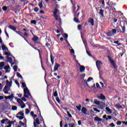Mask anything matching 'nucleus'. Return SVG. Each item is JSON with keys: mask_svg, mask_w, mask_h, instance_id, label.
<instances>
[{"mask_svg": "<svg viewBox=\"0 0 127 127\" xmlns=\"http://www.w3.org/2000/svg\"><path fill=\"white\" fill-rule=\"evenodd\" d=\"M29 97L32 98V96H31V94L28 88H26V89H24V97H22V100L24 101V102H26L27 100L25 98H29Z\"/></svg>", "mask_w": 127, "mask_h": 127, "instance_id": "nucleus-1", "label": "nucleus"}, {"mask_svg": "<svg viewBox=\"0 0 127 127\" xmlns=\"http://www.w3.org/2000/svg\"><path fill=\"white\" fill-rule=\"evenodd\" d=\"M59 11V9L57 8L56 7L54 8V11L53 12L54 16L55 17L56 20H58V15H57V13Z\"/></svg>", "mask_w": 127, "mask_h": 127, "instance_id": "nucleus-2", "label": "nucleus"}, {"mask_svg": "<svg viewBox=\"0 0 127 127\" xmlns=\"http://www.w3.org/2000/svg\"><path fill=\"white\" fill-rule=\"evenodd\" d=\"M96 65L98 70H100L101 68H102L101 65H103V63L100 61H96Z\"/></svg>", "mask_w": 127, "mask_h": 127, "instance_id": "nucleus-3", "label": "nucleus"}, {"mask_svg": "<svg viewBox=\"0 0 127 127\" xmlns=\"http://www.w3.org/2000/svg\"><path fill=\"white\" fill-rule=\"evenodd\" d=\"M108 58L110 62L111 63L112 66H113V67L114 68V69H116V64H115V62L114 61V60L112 59V58L110 56H108Z\"/></svg>", "mask_w": 127, "mask_h": 127, "instance_id": "nucleus-4", "label": "nucleus"}, {"mask_svg": "<svg viewBox=\"0 0 127 127\" xmlns=\"http://www.w3.org/2000/svg\"><path fill=\"white\" fill-rule=\"evenodd\" d=\"M16 33H17V34H18L19 35H20V36L21 37H22V38H23L24 39V40H25V41H26V42H28V41H27L26 40V38H25V37H24L23 33H22V32L20 31H16Z\"/></svg>", "mask_w": 127, "mask_h": 127, "instance_id": "nucleus-5", "label": "nucleus"}, {"mask_svg": "<svg viewBox=\"0 0 127 127\" xmlns=\"http://www.w3.org/2000/svg\"><path fill=\"white\" fill-rule=\"evenodd\" d=\"M37 125H40V121H39V119L38 118H36V122L35 121L34 122V127H37Z\"/></svg>", "mask_w": 127, "mask_h": 127, "instance_id": "nucleus-6", "label": "nucleus"}, {"mask_svg": "<svg viewBox=\"0 0 127 127\" xmlns=\"http://www.w3.org/2000/svg\"><path fill=\"white\" fill-rule=\"evenodd\" d=\"M39 39V38L36 36H34L32 38V40L34 41V42H35V43H36V44H38Z\"/></svg>", "mask_w": 127, "mask_h": 127, "instance_id": "nucleus-7", "label": "nucleus"}, {"mask_svg": "<svg viewBox=\"0 0 127 127\" xmlns=\"http://www.w3.org/2000/svg\"><path fill=\"white\" fill-rule=\"evenodd\" d=\"M88 22L89 23H91L92 26H94L95 25V23L94 22V19H93V18H89L88 19Z\"/></svg>", "mask_w": 127, "mask_h": 127, "instance_id": "nucleus-8", "label": "nucleus"}, {"mask_svg": "<svg viewBox=\"0 0 127 127\" xmlns=\"http://www.w3.org/2000/svg\"><path fill=\"white\" fill-rule=\"evenodd\" d=\"M60 66H61V65L59 64H55L54 71L55 72V71L58 70V68H59Z\"/></svg>", "mask_w": 127, "mask_h": 127, "instance_id": "nucleus-9", "label": "nucleus"}, {"mask_svg": "<svg viewBox=\"0 0 127 127\" xmlns=\"http://www.w3.org/2000/svg\"><path fill=\"white\" fill-rule=\"evenodd\" d=\"M78 64L80 66V67H79L80 72H84L85 71V69H86L85 66L83 65H81V64Z\"/></svg>", "mask_w": 127, "mask_h": 127, "instance_id": "nucleus-10", "label": "nucleus"}, {"mask_svg": "<svg viewBox=\"0 0 127 127\" xmlns=\"http://www.w3.org/2000/svg\"><path fill=\"white\" fill-rule=\"evenodd\" d=\"M5 94H8V86L5 85L3 89Z\"/></svg>", "mask_w": 127, "mask_h": 127, "instance_id": "nucleus-11", "label": "nucleus"}, {"mask_svg": "<svg viewBox=\"0 0 127 127\" xmlns=\"http://www.w3.org/2000/svg\"><path fill=\"white\" fill-rule=\"evenodd\" d=\"M8 28L11 29V30H13V31H15L16 32V27H14L13 25H10L8 26Z\"/></svg>", "mask_w": 127, "mask_h": 127, "instance_id": "nucleus-12", "label": "nucleus"}, {"mask_svg": "<svg viewBox=\"0 0 127 127\" xmlns=\"http://www.w3.org/2000/svg\"><path fill=\"white\" fill-rule=\"evenodd\" d=\"M6 86H9V87H11V85H12V81H8V80H7L6 81Z\"/></svg>", "mask_w": 127, "mask_h": 127, "instance_id": "nucleus-13", "label": "nucleus"}, {"mask_svg": "<svg viewBox=\"0 0 127 127\" xmlns=\"http://www.w3.org/2000/svg\"><path fill=\"white\" fill-rule=\"evenodd\" d=\"M99 14L102 16V17H105V15L104 14V10L102 9H100Z\"/></svg>", "mask_w": 127, "mask_h": 127, "instance_id": "nucleus-14", "label": "nucleus"}, {"mask_svg": "<svg viewBox=\"0 0 127 127\" xmlns=\"http://www.w3.org/2000/svg\"><path fill=\"white\" fill-rule=\"evenodd\" d=\"M50 57H51V61L52 62V65L54 64V57H53V55H52V53H51L50 54Z\"/></svg>", "mask_w": 127, "mask_h": 127, "instance_id": "nucleus-15", "label": "nucleus"}, {"mask_svg": "<svg viewBox=\"0 0 127 127\" xmlns=\"http://www.w3.org/2000/svg\"><path fill=\"white\" fill-rule=\"evenodd\" d=\"M4 70H5L6 73H9V70H8V69H9V65H8L7 66H5L4 67Z\"/></svg>", "mask_w": 127, "mask_h": 127, "instance_id": "nucleus-16", "label": "nucleus"}, {"mask_svg": "<svg viewBox=\"0 0 127 127\" xmlns=\"http://www.w3.org/2000/svg\"><path fill=\"white\" fill-rule=\"evenodd\" d=\"M12 98H13V94L12 93L9 96L4 97V98L6 100H7L8 99H12Z\"/></svg>", "mask_w": 127, "mask_h": 127, "instance_id": "nucleus-17", "label": "nucleus"}, {"mask_svg": "<svg viewBox=\"0 0 127 127\" xmlns=\"http://www.w3.org/2000/svg\"><path fill=\"white\" fill-rule=\"evenodd\" d=\"M81 112L82 114H84V115H86L87 114V109L85 107H82L81 109Z\"/></svg>", "mask_w": 127, "mask_h": 127, "instance_id": "nucleus-18", "label": "nucleus"}, {"mask_svg": "<svg viewBox=\"0 0 127 127\" xmlns=\"http://www.w3.org/2000/svg\"><path fill=\"white\" fill-rule=\"evenodd\" d=\"M122 29V32L123 33H125L126 32V25H125V23L124 24V26L121 25Z\"/></svg>", "mask_w": 127, "mask_h": 127, "instance_id": "nucleus-19", "label": "nucleus"}, {"mask_svg": "<svg viewBox=\"0 0 127 127\" xmlns=\"http://www.w3.org/2000/svg\"><path fill=\"white\" fill-rule=\"evenodd\" d=\"M100 2L102 3V5L100 7V8H103L104 7H105V0H101L100 1Z\"/></svg>", "mask_w": 127, "mask_h": 127, "instance_id": "nucleus-20", "label": "nucleus"}, {"mask_svg": "<svg viewBox=\"0 0 127 127\" xmlns=\"http://www.w3.org/2000/svg\"><path fill=\"white\" fill-rule=\"evenodd\" d=\"M16 116H21L22 117H24V113L22 111H20L17 113Z\"/></svg>", "mask_w": 127, "mask_h": 127, "instance_id": "nucleus-21", "label": "nucleus"}, {"mask_svg": "<svg viewBox=\"0 0 127 127\" xmlns=\"http://www.w3.org/2000/svg\"><path fill=\"white\" fill-rule=\"evenodd\" d=\"M94 121H96V122H102V119L99 118L98 117L94 118Z\"/></svg>", "mask_w": 127, "mask_h": 127, "instance_id": "nucleus-22", "label": "nucleus"}, {"mask_svg": "<svg viewBox=\"0 0 127 127\" xmlns=\"http://www.w3.org/2000/svg\"><path fill=\"white\" fill-rule=\"evenodd\" d=\"M94 104L95 105H97V106H99V105H100L101 102H100V101H97V100L94 99Z\"/></svg>", "mask_w": 127, "mask_h": 127, "instance_id": "nucleus-23", "label": "nucleus"}, {"mask_svg": "<svg viewBox=\"0 0 127 127\" xmlns=\"http://www.w3.org/2000/svg\"><path fill=\"white\" fill-rule=\"evenodd\" d=\"M72 4V9L73 11H75L76 10V4L74 3L73 2L71 3Z\"/></svg>", "mask_w": 127, "mask_h": 127, "instance_id": "nucleus-24", "label": "nucleus"}, {"mask_svg": "<svg viewBox=\"0 0 127 127\" xmlns=\"http://www.w3.org/2000/svg\"><path fill=\"white\" fill-rule=\"evenodd\" d=\"M100 99H101V100H106V96H105V95H104V94H100Z\"/></svg>", "mask_w": 127, "mask_h": 127, "instance_id": "nucleus-25", "label": "nucleus"}, {"mask_svg": "<svg viewBox=\"0 0 127 127\" xmlns=\"http://www.w3.org/2000/svg\"><path fill=\"white\" fill-rule=\"evenodd\" d=\"M17 102L18 104H22V103H23V101L20 98H18L17 99Z\"/></svg>", "mask_w": 127, "mask_h": 127, "instance_id": "nucleus-26", "label": "nucleus"}, {"mask_svg": "<svg viewBox=\"0 0 127 127\" xmlns=\"http://www.w3.org/2000/svg\"><path fill=\"white\" fill-rule=\"evenodd\" d=\"M98 71H99V74L100 75V78H101L102 75H103V74H104V71L103 70H101V69L100 70H98Z\"/></svg>", "mask_w": 127, "mask_h": 127, "instance_id": "nucleus-27", "label": "nucleus"}, {"mask_svg": "<svg viewBox=\"0 0 127 127\" xmlns=\"http://www.w3.org/2000/svg\"><path fill=\"white\" fill-rule=\"evenodd\" d=\"M116 30L118 33L122 32V29H121V28L119 26H118L116 27Z\"/></svg>", "mask_w": 127, "mask_h": 127, "instance_id": "nucleus-28", "label": "nucleus"}, {"mask_svg": "<svg viewBox=\"0 0 127 127\" xmlns=\"http://www.w3.org/2000/svg\"><path fill=\"white\" fill-rule=\"evenodd\" d=\"M2 50H7V51H8V49L4 45H3L2 46Z\"/></svg>", "mask_w": 127, "mask_h": 127, "instance_id": "nucleus-29", "label": "nucleus"}, {"mask_svg": "<svg viewBox=\"0 0 127 127\" xmlns=\"http://www.w3.org/2000/svg\"><path fill=\"white\" fill-rule=\"evenodd\" d=\"M16 118H17V119H19V120L20 121H21V120H23L24 117L23 116H16Z\"/></svg>", "mask_w": 127, "mask_h": 127, "instance_id": "nucleus-30", "label": "nucleus"}, {"mask_svg": "<svg viewBox=\"0 0 127 127\" xmlns=\"http://www.w3.org/2000/svg\"><path fill=\"white\" fill-rule=\"evenodd\" d=\"M41 66L43 70H44L45 73H46V69H45V68H44V66H43V64H42V60H41Z\"/></svg>", "mask_w": 127, "mask_h": 127, "instance_id": "nucleus-31", "label": "nucleus"}, {"mask_svg": "<svg viewBox=\"0 0 127 127\" xmlns=\"http://www.w3.org/2000/svg\"><path fill=\"white\" fill-rule=\"evenodd\" d=\"M81 108H82V106L80 104H79L78 106H76V109L79 111H81Z\"/></svg>", "mask_w": 127, "mask_h": 127, "instance_id": "nucleus-32", "label": "nucleus"}, {"mask_svg": "<svg viewBox=\"0 0 127 127\" xmlns=\"http://www.w3.org/2000/svg\"><path fill=\"white\" fill-rule=\"evenodd\" d=\"M6 59H7V60H8L9 63H12V58H11L10 57H7Z\"/></svg>", "mask_w": 127, "mask_h": 127, "instance_id": "nucleus-33", "label": "nucleus"}, {"mask_svg": "<svg viewBox=\"0 0 127 127\" xmlns=\"http://www.w3.org/2000/svg\"><path fill=\"white\" fill-rule=\"evenodd\" d=\"M17 77H18V78H20L21 79H22L23 78L22 75H21L19 72H17Z\"/></svg>", "mask_w": 127, "mask_h": 127, "instance_id": "nucleus-34", "label": "nucleus"}, {"mask_svg": "<svg viewBox=\"0 0 127 127\" xmlns=\"http://www.w3.org/2000/svg\"><path fill=\"white\" fill-rule=\"evenodd\" d=\"M42 50L41 49H39V50H37V51H38L39 54V56L40 58H41V53H42Z\"/></svg>", "mask_w": 127, "mask_h": 127, "instance_id": "nucleus-35", "label": "nucleus"}, {"mask_svg": "<svg viewBox=\"0 0 127 127\" xmlns=\"http://www.w3.org/2000/svg\"><path fill=\"white\" fill-rule=\"evenodd\" d=\"M107 36H112L113 35V33L111 31H109L106 33Z\"/></svg>", "mask_w": 127, "mask_h": 127, "instance_id": "nucleus-36", "label": "nucleus"}, {"mask_svg": "<svg viewBox=\"0 0 127 127\" xmlns=\"http://www.w3.org/2000/svg\"><path fill=\"white\" fill-rule=\"evenodd\" d=\"M53 96L54 97H58V93L57 92V91H56L54 92Z\"/></svg>", "mask_w": 127, "mask_h": 127, "instance_id": "nucleus-37", "label": "nucleus"}, {"mask_svg": "<svg viewBox=\"0 0 127 127\" xmlns=\"http://www.w3.org/2000/svg\"><path fill=\"white\" fill-rule=\"evenodd\" d=\"M106 110L108 113H110V114H112V110L110 109L109 108L106 107Z\"/></svg>", "mask_w": 127, "mask_h": 127, "instance_id": "nucleus-38", "label": "nucleus"}, {"mask_svg": "<svg viewBox=\"0 0 127 127\" xmlns=\"http://www.w3.org/2000/svg\"><path fill=\"white\" fill-rule=\"evenodd\" d=\"M39 6L40 8H42V7H43V4H42V1H41L39 2Z\"/></svg>", "mask_w": 127, "mask_h": 127, "instance_id": "nucleus-39", "label": "nucleus"}, {"mask_svg": "<svg viewBox=\"0 0 127 127\" xmlns=\"http://www.w3.org/2000/svg\"><path fill=\"white\" fill-rule=\"evenodd\" d=\"M13 69L15 72H16L17 71V65H14L13 66Z\"/></svg>", "mask_w": 127, "mask_h": 127, "instance_id": "nucleus-40", "label": "nucleus"}, {"mask_svg": "<svg viewBox=\"0 0 127 127\" xmlns=\"http://www.w3.org/2000/svg\"><path fill=\"white\" fill-rule=\"evenodd\" d=\"M31 23L32 24H34L35 25H36V20H33L31 21Z\"/></svg>", "mask_w": 127, "mask_h": 127, "instance_id": "nucleus-41", "label": "nucleus"}, {"mask_svg": "<svg viewBox=\"0 0 127 127\" xmlns=\"http://www.w3.org/2000/svg\"><path fill=\"white\" fill-rule=\"evenodd\" d=\"M2 9L3 11H6V10H7V7H6V6H4L2 7Z\"/></svg>", "mask_w": 127, "mask_h": 127, "instance_id": "nucleus-42", "label": "nucleus"}, {"mask_svg": "<svg viewBox=\"0 0 127 127\" xmlns=\"http://www.w3.org/2000/svg\"><path fill=\"white\" fill-rule=\"evenodd\" d=\"M12 111H16V110H17V107H16V106H12Z\"/></svg>", "mask_w": 127, "mask_h": 127, "instance_id": "nucleus-43", "label": "nucleus"}, {"mask_svg": "<svg viewBox=\"0 0 127 127\" xmlns=\"http://www.w3.org/2000/svg\"><path fill=\"white\" fill-rule=\"evenodd\" d=\"M112 34H116V33H117V29H113L112 30Z\"/></svg>", "mask_w": 127, "mask_h": 127, "instance_id": "nucleus-44", "label": "nucleus"}, {"mask_svg": "<svg viewBox=\"0 0 127 127\" xmlns=\"http://www.w3.org/2000/svg\"><path fill=\"white\" fill-rule=\"evenodd\" d=\"M4 66V63H3V62H0V67L2 68V67H3Z\"/></svg>", "mask_w": 127, "mask_h": 127, "instance_id": "nucleus-45", "label": "nucleus"}, {"mask_svg": "<svg viewBox=\"0 0 127 127\" xmlns=\"http://www.w3.org/2000/svg\"><path fill=\"white\" fill-rule=\"evenodd\" d=\"M77 28H78V30H82V25L79 24L78 25Z\"/></svg>", "mask_w": 127, "mask_h": 127, "instance_id": "nucleus-46", "label": "nucleus"}, {"mask_svg": "<svg viewBox=\"0 0 127 127\" xmlns=\"http://www.w3.org/2000/svg\"><path fill=\"white\" fill-rule=\"evenodd\" d=\"M114 43H115V44H117L118 46H120V45H121V43H119V41H114Z\"/></svg>", "mask_w": 127, "mask_h": 127, "instance_id": "nucleus-47", "label": "nucleus"}, {"mask_svg": "<svg viewBox=\"0 0 127 127\" xmlns=\"http://www.w3.org/2000/svg\"><path fill=\"white\" fill-rule=\"evenodd\" d=\"M93 110L95 112H97V113H100L101 112V111H100L99 110H98V109H97L96 108H93Z\"/></svg>", "mask_w": 127, "mask_h": 127, "instance_id": "nucleus-48", "label": "nucleus"}, {"mask_svg": "<svg viewBox=\"0 0 127 127\" xmlns=\"http://www.w3.org/2000/svg\"><path fill=\"white\" fill-rule=\"evenodd\" d=\"M22 87H23V88H26L25 89L27 88L26 87V84L24 82H22Z\"/></svg>", "mask_w": 127, "mask_h": 127, "instance_id": "nucleus-49", "label": "nucleus"}, {"mask_svg": "<svg viewBox=\"0 0 127 127\" xmlns=\"http://www.w3.org/2000/svg\"><path fill=\"white\" fill-rule=\"evenodd\" d=\"M21 109H24V108H25V104H24V102H23L21 106Z\"/></svg>", "mask_w": 127, "mask_h": 127, "instance_id": "nucleus-50", "label": "nucleus"}, {"mask_svg": "<svg viewBox=\"0 0 127 127\" xmlns=\"http://www.w3.org/2000/svg\"><path fill=\"white\" fill-rule=\"evenodd\" d=\"M34 10L35 11V12H37L38 11V10H39V8H38V7H36L34 8Z\"/></svg>", "mask_w": 127, "mask_h": 127, "instance_id": "nucleus-51", "label": "nucleus"}, {"mask_svg": "<svg viewBox=\"0 0 127 127\" xmlns=\"http://www.w3.org/2000/svg\"><path fill=\"white\" fill-rule=\"evenodd\" d=\"M92 80H93L92 77H89L88 78L87 80L86 81V82H91V81H92Z\"/></svg>", "mask_w": 127, "mask_h": 127, "instance_id": "nucleus-52", "label": "nucleus"}, {"mask_svg": "<svg viewBox=\"0 0 127 127\" xmlns=\"http://www.w3.org/2000/svg\"><path fill=\"white\" fill-rule=\"evenodd\" d=\"M107 118H108L106 119V121H108V120H112V116H108Z\"/></svg>", "mask_w": 127, "mask_h": 127, "instance_id": "nucleus-53", "label": "nucleus"}, {"mask_svg": "<svg viewBox=\"0 0 127 127\" xmlns=\"http://www.w3.org/2000/svg\"><path fill=\"white\" fill-rule=\"evenodd\" d=\"M56 99L57 102H58V103H59V104H60V99H59V97H57Z\"/></svg>", "mask_w": 127, "mask_h": 127, "instance_id": "nucleus-54", "label": "nucleus"}, {"mask_svg": "<svg viewBox=\"0 0 127 127\" xmlns=\"http://www.w3.org/2000/svg\"><path fill=\"white\" fill-rule=\"evenodd\" d=\"M122 122L121 121H117V126H121L122 125Z\"/></svg>", "mask_w": 127, "mask_h": 127, "instance_id": "nucleus-55", "label": "nucleus"}, {"mask_svg": "<svg viewBox=\"0 0 127 127\" xmlns=\"http://www.w3.org/2000/svg\"><path fill=\"white\" fill-rule=\"evenodd\" d=\"M68 117H69V118H72V115L70 114V112H69V111H67L66 112Z\"/></svg>", "mask_w": 127, "mask_h": 127, "instance_id": "nucleus-56", "label": "nucleus"}, {"mask_svg": "<svg viewBox=\"0 0 127 127\" xmlns=\"http://www.w3.org/2000/svg\"><path fill=\"white\" fill-rule=\"evenodd\" d=\"M15 83L17 85L18 87H19V83H18V81H17V80H15Z\"/></svg>", "mask_w": 127, "mask_h": 127, "instance_id": "nucleus-57", "label": "nucleus"}, {"mask_svg": "<svg viewBox=\"0 0 127 127\" xmlns=\"http://www.w3.org/2000/svg\"><path fill=\"white\" fill-rule=\"evenodd\" d=\"M25 114H26V115H28V114H29V109H26L25 110Z\"/></svg>", "mask_w": 127, "mask_h": 127, "instance_id": "nucleus-58", "label": "nucleus"}, {"mask_svg": "<svg viewBox=\"0 0 127 127\" xmlns=\"http://www.w3.org/2000/svg\"><path fill=\"white\" fill-rule=\"evenodd\" d=\"M5 55L6 56H10V53H7V52H5Z\"/></svg>", "mask_w": 127, "mask_h": 127, "instance_id": "nucleus-59", "label": "nucleus"}, {"mask_svg": "<svg viewBox=\"0 0 127 127\" xmlns=\"http://www.w3.org/2000/svg\"><path fill=\"white\" fill-rule=\"evenodd\" d=\"M64 38L66 39H67V38H68V34H67L64 33Z\"/></svg>", "mask_w": 127, "mask_h": 127, "instance_id": "nucleus-60", "label": "nucleus"}, {"mask_svg": "<svg viewBox=\"0 0 127 127\" xmlns=\"http://www.w3.org/2000/svg\"><path fill=\"white\" fill-rule=\"evenodd\" d=\"M110 126L111 127H116V125H115V124L114 123H111L110 124Z\"/></svg>", "mask_w": 127, "mask_h": 127, "instance_id": "nucleus-61", "label": "nucleus"}, {"mask_svg": "<svg viewBox=\"0 0 127 127\" xmlns=\"http://www.w3.org/2000/svg\"><path fill=\"white\" fill-rule=\"evenodd\" d=\"M74 20L75 22H79V20L76 17L74 18Z\"/></svg>", "mask_w": 127, "mask_h": 127, "instance_id": "nucleus-62", "label": "nucleus"}, {"mask_svg": "<svg viewBox=\"0 0 127 127\" xmlns=\"http://www.w3.org/2000/svg\"><path fill=\"white\" fill-rule=\"evenodd\" d=\"M24 35L25 36H26V37H28V36H29V35H28V33H26V32H25V33H24Z\"/></svg>", "mask_w": 127, "mask_h": 127, "instance_id": "nucleus-63", "label": "nucleus"}, {"mask_svg": "<svg viewBox=\"0 0 127 127\" xmlns=\"http://www.w3.org/2000/svg\"><path fill=\"white\" fill-rule=\"evenodd\" d=\"M4 123H5V119H3L1 121V124H2V125H3Z\"/></svg>", "mask_w": 127, "mask_h": 127, "instance_id": "nucleus-64", "label": "nucleus"}]
</instances>
